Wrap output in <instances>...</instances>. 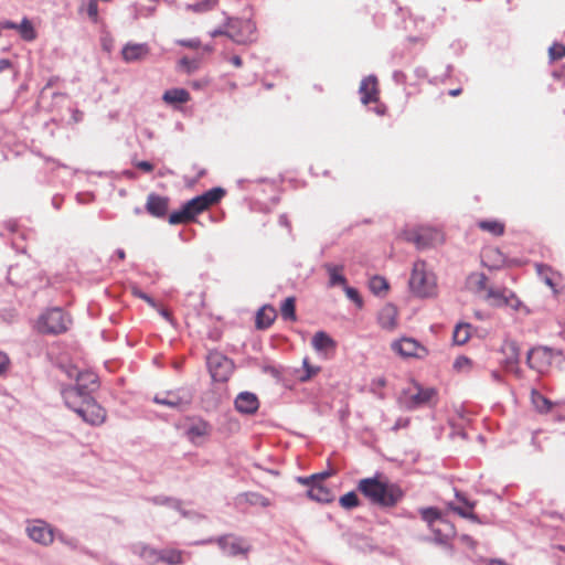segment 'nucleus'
Listing matches in <instances>:
<instances>
[{"label": "nucleus", "instance_id": "nucleus-18", "mask_svg": "<svg viewBox=\"0 0 565 565\" xmlns=\"http://www.w3.org/2000/svg\"><path fill=\"white\" fill-rule=\"evenodd\" d=\"M359 93L362 104L367 105L370 103H376L380 95L377 78L373 75L363 78L360 84Z\"/></svg>", "mask_w": 565, "mask_h": 565}, {"label": "nucleus", "instance_id": "nucleus-38", "mask_svg": "<svg viewBox=\"0 0 565 565\" xmlns=\"http://www.w3.org/2000/svg\"><path fill=\"white\" fill-rule=\"evenodd\" d=\"M193 220L194 218L192 217L185 205H183V207L180 211L173 212L169 215V223L172 225L189 223Z\"/></svg>", "mask_w": 565, "mask_h": 565}, {"label": "nucleus", "instance_id": "nucleus-42", "mask_svg": "<svg viewBox=\"0 0 565 565\" xmlns=\"http://www.w3.org/2000/svg\"><path fill=\"white\" fill-rule=\"evenodd\" d=\"M454 369L457 372L469 373L473 369V362L468 356L460 355L455 360Z\"/></svg>", "mask_w": 565, "mask_h": 565}, {"label": "nucleus", "instance_id": "nucleus-15", "mask_svg": "<svg viewBox=\"0 0 565 565\" xmlns=\"http://www.w3.org/2000/svg\"><path fill=\"white\" fill-rule=\"evenodd\" d=\"M539 276L543 281L555 292H559L565 288V279L558 271H554L550 266L539 264L536 265Z\"/></svg>", "mask_w": 565, "mask_h": 565}, {"label": "nucleus", "instance_id": "nucleus-52", "mask_svg": "<svg viewBox=\"0 0 565 565\" xmlns=\"http://www.w3.org/2000/svg\"><path fill=\"white\" fill-rule=\"evenodd\" d=\"M135 166L143 172H151L154 169L153 164L148 161H137Z\"/></svg>", "mask_w": 565, "mask_h": 565}, {"label": "nucleus", "instance_id": "nucleus-23", "mask_svg": "<svg viewBox=\"0 0 565 565\" xmlns=\"http://www.w3.org/2000/svg\"><path fill=\"white\" fill-rule=\"evenodd\" d=\"M258 407V398L253 393H241L235 399V408L242 414H254L257 412Z\"/></svg>", "mask_w": 565, "mask_h": 565}, {"label": "nucleus", "instance_id": "nucleus-33", "mask_svg": "<svg viewBox=\"0 0 565 565\" xmlns=\"http://www.w3.org/2000/svg\"><path fill=\"white\" fill-rule=\"evenodd\" d=\"M478 227L488 232L493 236H502L504 234L505 225L498 220H482L478 222Z\"/></svg>", "mask_w": 565, "mask_h": 565}, {"label": "nucleus", "instance_id": "nucleus-63", "mask_svg": "<svg viewBox=\"0 0 565 565\" xmlns=\"http://www.w3.org/2000/svg\"><path fill=\"white\" fill-rule=\"evenodd\" d=\"M117 255H118L119 259H125L126 255H125V252L122 249L117 250Z\"/></svg>", "mask_w": 565, "mask_h": 565}, {"label": "nucleus", "instance_id": "nucleus-12", "mask_svg": "<svg viewBox=\"0 0 565 565\" xmlns=\"http://www.w3.org/2000/svg\"><path fill=\"white\" fill-rule=\"evenodd\" d=\"M76 414L90 425H100L106 418L105 409L93 397L84 399V404Z\"/></svg>", "mask_w": 565, "mask_h": 565}, {"label": "nucleus", "instance_id": "nucleus-5", "mask_svg": "<svg viewBox=\"0 0 565 565\" xmlns=\"http://www.w3.org/2000/svg\"><path fill=\"white\" fill-rule=\"evenodd\" d=\"M224 194L225 192L223 189L214 188L204 192L201 195L191 199L184 205L186 206L192 217L195 218L196 215L201 214L210 206L216 204L223 198Z\"/></svg>", "mask_w": 565, "mask_h": 565}, {"label": "nucleus", "instance_id": "nucleus-32", "mask_svg": "<svg viewBox=\"0 0 565 565\" xmlns=\"http://www.w3.org/2000/svg\"><path fill=\"white\" fill-rule=\"evenodd\" d=\"M135 553L148 564H156L160 562V551L148 545L136 546Z\"/></svg>", "mask_w": 565, "mask_h": 565}, {"label": "nucleus", "instance_id": "nucleus-59", "mask_svg": "<svg viewBox=\"0 0 565 565\" xmlns=\"http://www.w3.org/2000/svg\"><path fill=\"white\" fill-rule=\"evenodd\" d=\"M224 34L226 35V31H223V30H215V31H213V32L211 33V35H212L213 38L218 36V35H224Z\"/></svg>", "mask_w": 565, "mask_h": 565}, {"label": "nucleus", "instance_id": "nucleus-16", "mask_svg": "<svg viewBox=\"0 0 565 565\" xmlns=\"http://www.w3.org/2000/svg\"><path fill=\"white\" fill-rule=\"evenodd\" d=\"M457 500L462 503V505H457L452 502L447 504L448 509L458 514L461 518L468 519L472 522H480L478 515L473 512L476 507L475 501H470L467 497L460 491H456L455 493Z\"/></svg>", "mask_w": 565, "mask_h": 565}, {"label": "nucleus", "instance_id": "nucleus-7", "mask_svg": "<svg viewBox=\"0 0 565 565\" xmlns=\"http://www.w3.org/2000/svg\"><path fill=\"white\" fill-rule=\"evenodd\" d=\"M406 239L414 243L417 248H426L443 242L439 231L431 227H418L406 234Z\"/></svg>", "mask_w": 565, "mask_h": 565}, {"label": "nucleus", "instance_id": "nucleus-50", "mask_svg": "<svg viewBox=\"0 0 565 565\" xmlns=\"http://www.w3.org/2000/svg\"><path fill=\"white\" fill-rule=\"evenodd\" d=\"M504 350H510L512 353L511 360L513 362H518L519 359V349L515 343L510 342L504 345Z\"/></svg>", "mask_w": 565, "mask_h": 565}, {"label": "nucleus", "instance_id": "nucleus-22", "mask_svg": "<svg viewBox=\"0 0 565 565\" xmlns=\"http://www.w3.org/2000/svg\"><path fill=\"white\" fill-rule=\"evenodd\" d=\"M311 343L316 351L322 352L326 356L333 355L337 348L335 341L323 331L316 332Z\"/></svg>", "mask_w": 565, "mask_h": 565}, {"label": "nucleus", "instance_id": "nucleus-57", "mask_svg": "<svg viewBox=\"0 0 565 565\" xmlns=\"http://www.w3.org/2000/svg\"><path fill=\"white\" fill-rule=\"evenodd\" d=\"M297 480H298V482H300L302 484L309 486V488L311 487V483H312L311 476L310 477H299Z\"/></svg>", "mask_w": 565, "mask_h": 565}, {"label": "nucleus", "instance_id": "nucleus-31", "mask_svg": "<svg viewBox=\"0 0 565 565\" xmlns=\"http://www.w3.org/2000/svg\"><path fill=\"white\" fill-rule=\"evenodd\" d=\"M436 396V391L434 388H423L418 387L417 393L411 396V406L418 407L422 405H426L430 403V401Z\"/></svg>", "mask_w": 565, "mask_h": 565}, {"label": "nucleus", "instance_id": "nucleus-17", "mask_svg": "<svg viewBox=\"0 0 565 565\" xmlns=\"http://www.w3.org/2000/svg\"><path fill=\"white\" fill-rule=\"evenodd\" d=\"M217 544L221 550L231 556H236L238 554H245L248 552L249 546L246 545L243 539L236 537L234 535H224L217 540Z\"/></svg>", "mask_w": 565, "mask_h": 565}, {"label": "nucleus", "instance_id": "nucleus-48", "mask_svg": "<svg viewBox=\"0 0 565 565\" xmlns=\"http://www.w3.org/2000/svg\"><path fill=\"white\" fill-rule=\"evenodd\" d=\"M87 15L93 22L98 21V4L96 0H89L87 4Z\"/></svg>", "mask_w": 565, "mask_h": 565}, {"label": "nucleus", "instance_id": "nucleus-64", "mask_svg": "<svg viewBox=\"0 0 565 565\" xmlns=\"http://www.w3.org/2000/svg\"><path fill=\"white\" fill-rule=\"evenodd\" d=\"M462 541H465V542H467V543H470V544H473V542H472L471 537H469V536H467V535L462 536Z\"/></svg>", "mask_w": 565, "mask_h": 565}, {"label": "nucleus", "instance_id": "nucleus-26", "mask_svg": "<svg viewBox=\"0 0 565 565\" xmlns=\"http://www.w3.org/2000/svg\"><path fill=\"white\" fill-rule=\"evenodd\" d=\"M191 99L190 93L184 88H171L163 93L162 100L170 106L178 107Z\"/></svg>", "mask_w": 565, "mask_h": 565}, {"label": "nucleus", "instance_id": "nucleus-1", "mask_svg": "<svg viewBox=\"0 0 565 565\" xmlns=\"http://www.w3.org/2000/svg\"><path fill=\"white\" fill-rule=\"evenodd\" d=\"M358 490L372 503L384 508L395 507L404 497L398 484L390 482L381 476L361 479Z\"/></svg>", "mask_w": 565, "mask_h": 565}, {"label": "nucleus", "instance_id": "nucleus-58", "mask_svg": "<svg viewBox=\"0 0 565 565\" xmlns=\"http://www.w3.org/2000/svg\"><path fill=\"white\" fill-rule=\"evenodd\" d=\"M461 92H462L461 88H455V89H450L448 94L452 97H456V96H459L461 94Z\"/></svg>", "mask_w": 565, "mask_h": 565}, {"label": "nucleus", "instance_id": "nucleus-37", "mask_svg": "<svg viewBox=\"0 0 565 565\" xmlns=\"http://www.w3.org/2000/svg\"><path fill=\"white\" fill-rule=\"evenodd\" d=\"M470 328L468 323L458 324L454 331V342L459 345L467 343L470 339Z\"/></svg>", "mask_w": 565, "mask_h": 565}, {"label": "nucleus", "instance_id": "nucleus-24", "mask_svg": "<svg viewBox=\"0 0 565 565\" xmlns=\"http://www.w3.org/2000/svg\"><path fill=\"white\" fill-rule=\"evenodd\" d=\"M397 308L391 303H386L379 311L377 320L383 329L394 330L397 327Z\"/></svg>", "mask_w": 565, "mask_h": 565}, {"label": "nucleus", "instance_id": "nucleus-36", "mask_svg": "<svg viewBox=\"0 0 565 565\" xmlns=\"http://www.w3.org/2000/svg\"><path fill=\"white\" fill-rule=\"evenodd\" d=\"M17 31L20 33V36L28 42L34 41L38 35L32 22L28 18L22 19Z\"/></svg>", "mask_w": 565, "mask_h": 565}, {"label": "nucleus", "instance_id": "nucleus-2", "mask_svg": "<svg viewBox=\"0 0 565 565\" xmlns=\"http://www.w3.org/2000/svg\"><path fill=\"white\" fill-rule=\"evenodd\" d=\"M408 285L411 291L420 298L433 297L437 291L436 277L427 270L426 263L423 260L414 263Z\"/></svg>", "mask_w": 565, "mask_h": 565}, {"label": "nucleus", "instance_id": "nucleus-20", "mask_svg": "<svg viewBox=\"0 0 565 565\" xmlns=\"http://www.w3.org/2000/svg\"><path fill=\"white\" fill-rule=\"evenodd\" d=\"M169 209V198L150 193L147 198L146 210L154 217H164Z\"/></svg>", "mask_w": 565, "mask_h": 565}, {"label": "nucleus", "instance_id": "nucleus-27", "mask_svg": "<svg viewBox=\"0 0 565 565\" xmlns=\"http://www.w3.org/2000/svg\"><path fill=\"white\" fill-rule=\"evenodd\" d=\"M74 386L82 392L86 391L88 396H92V393L98 388L97 375L93 372H81Z\"/></svg>", "mask_w": 565, "mask_h": 565}, {"label": "nucleus", "instance_id": "nucleus-49", "mask_svg": "<svg viewBox=\"0 0 565 565\" xmlns=\"http://www.w3.org/2000/svg\"><path fill=\"white\" fill-rule=\"evenodd\" d=\"M303 366L306 367L307 374L302 377V381L309 380L320 371V367L311 366L308 359L303 360Z\"/></svg>", "mask_w": 565, "mask_h": 565}, {"label": "nucleus", "instance_id": "nucleus-62", "mask_svg": "<svg viewBox=\"0 0 565 565\" xmlns=\"http://www.w3.org/2000/svg\"><path fill=\"white\" fill-rule=\"evenodd\" d=\"M379 386H384L386 384L385 379L381 377L376 380Z\"/></svg>", "mask_w": 565, "mask_h": 565}, {"label": "nucleus", "instance_id": "nucleus-25", "mask_svg": "<svg viewBox=\"0 0 565 565\" xmlns=\"http://www.w3.org/2000/svg\"><path fill=\"white\" fill-rule=\"evenodd\" d=\"M466 286L471 292L484 298L489 290L488 277L482 273H472L468 276Z\"/></svg>", "mask_w": 565, "mask_h": 565}, {"label": "nucleus", "instance_id": "nucleus-47", "mask_svg": "<svg viewBox=\"0 0 565 565\" xmlns=\"http://www.w3.org/2000/svg\"><path fill=\"white\" fill-rule=\"evenodd\" d=\"M343 288H344L347 297L350 300H352L353 302H355L359 307H361L363 301H362L361 296L359 295V291L352 287L347 286V285Z\"/></svg>", "mask_w": 565, "mask_h": 565}, {"label": "nucleus", "instance_id": "nucleus-54", "mask_svg": "<svg viewBox=\"0 0 565 565\" xmlns=\"http://www.w3.org/2000/svg\"><path fill=\"white\" fill-rule=\"evenodd\" d=\"M0 28L1 29H7V30H18L19 29V24L14 23V22H11V21H2V22H0Z\"/></svg>", "mask_w": 565, "mask_h": 565}, {"label": "nucleus", "instance_id": "nucleus-30", "mask_svg": "<svg viewBox=\"0 0 565 565\" xmlns=\"http://www.w3.org/2000/svg\"><path fill=\"white\" fill-rule=\"evenodd\" d=\"M324 268L327 273L329 274V286H345L347 285V278L343 276V266L341 265H333V264H326Z\"/></svg>", "mask_w": 565, "mask_h": 565}, {"label": "nucleus", "instance_id": "nucleus-14", "mask_svg": "<svg viewBox=\"0 0 565 565\" xmlns=\"http://www.w3.org/2000/svg\"><path fill=\"white\" fill-rule=\"evenodd\" d=\"M30 539L42 545H50L54 541L53 530L49 524L41 520L33 521L26 527Z\"/></svg>", "mask_w": 565, "mask_h": 565}, {"label": "nucleus", "instance_id": "nucleus-28", "mask_svg": "<svg viewBox=\"0 0 565 565\" xmlns=\"http://www.w3.org/2000/svg\"><path fill=\"white\" fill-rule=\"evenodd\" d=\"M277 318V311L273 306L266 305L262 307L256 315V328L267 329Z\"/></svg>", "mask_w": 565, "mask_h": 565}, {"label": "nucleus", "instance_id": "nucleus-8", "mask_svg": "<svg viewBox=\"0 0 565 565\" xmlns=\"http://www.w3.org/2000/svg\"><path fill=\"white\" fill-rule=\"evenodd\" d=\"M422 519L429 525V527L438 535H441L443 529L446 527V532L443 534L444 537H449L455 534V527L443 519L441 513L436 508H423L419 510Z\"/></svg>", "mask_w": 565, "mask_h": 565}, {"label": "nucleus", "instance_id": "nucleus-19", "mask_svg": "<svg viewBox=\"0 0 565 565\" xmlns=\"http://www.w3.org/2000/svg\"><path fill=\"white\" fill-rule=\"evenodd\" d=\"M150 53L146 43H127L121 50V57L127 63L146 58Z\"/></svg>", "mask_w": 565, "mask_h": 565}, {"label": "nucleus", "instance_id": "nucleus-51", "mask_svg": "<svg viewBox=\"0 0 565 565\" xmlns=\"http://www.w3.org/2000/svg\"><path fill=\"white\" fill-rule=\"evenodd\" d=\"M10 361L6 353L0 351V375L3 374L9 367Z\"/></svg>", "mask_w": 565, "mask_h": 565}, {"label": "nucleus", "instance_id": "nucleus-6", "mask_svg": "<svg viewBox=\"0 0 565 565\" xmlns=\"http://www.w3.org/2000/svg\"><path fill=\"white\" fill-rule=\"evenodd\" d=\"M254 33L255 25L250 20L230 19L227 22L226 35L238 44L252 42Z\"/></svg>", "mask_w": 565, "mask_h": 565}, {"label": "nucleus", "instance_id": "nucleus-9", "mask_svg": "<svg viewBox=\"0 0 565 565\" xmlns=\"http://www.w3.org/2000/svg\"><path fill=\"white\" fill-rule=\"evenodd\" d=\"M553 360L554 351L546 347L534 348L527 353L529 366L541 374L550 370Z\"/></svg>", "mask_w": 565, "mask_h": 565}, {"label": "nucleus", "instance_id": "nucleus-45", "mask_svg": "<svg viewBox=\"0 0 565 565\" xmlns=\"http://www.w3.org/2000/svg\"><path fill=\"white\" fill-rule=\"evenodd\" d=\"M246 498H247V501L252 504H258L262 507L270 505V501L267 498H265L258 493L246 494Z\"/></svg>", "mask_w": 565, "mask_h": 565}, {"label": "nucleus", "instance_id": "nucleus-29", "mask_svg": "<svg viewBox=\"0 0 565 565\" xmlns=\"http://www.w3.org/2000/svg\"><path fill=\"white\" fill-rule=\"evenodd\" d=\"M154 402L158 404H163V405L170 406V407L181 408V407L190 404L191 395L183 394L182 396H179L174 393H168L167 396L163 398L156 396Z\"/></svg>", "mask_w": 565, "mask_h": 565}, {"label": "nucleus", "instance_id": "nucleus-40", "mask_svg": "<svg viewBox=\"0 0 565 565\" xmlns=\"http://www.w3.org/2000/svg\"><path fill=\"white\" fill-rule=\"evenodd\" d=\"M370 289L375 295H380L388 290V282L382 276H374L370 279Z\"/></svg>", "mask_w": 565, "mask_h": 565}, {"label": "nucleus", "instance_id": "nucleus-3", "mask_svg": "<svg viewBox=\"0 0 565 565\" xmlns=\"http://www.w3.org/2000/svg\"><path fill=\"white\" fill-rule=\"evenodd\" d=\"M70 323L68 317L61 309L54 308L40 317L36 328L42 333L58 334L65 332Z\"/></svg>", "mask_w": 565, "mask_h": 565}, {"label": "nucleus", "instance_id": "nucleus-55", "mask_svg": "<svg viewBox=\"0 0 565 565\" xmlns=\"http://www.w3.org/2000/svg\"><path fill=\"white\" fill-rule=\"evenodd\" d=\"M157 309H158L159 313H160V315H161L166 320H168L169 322H172V321H173V319H172V315H171V312H170L168 309H166V308H159V307H158Z\"/></svg>", "mask_w": 565, "mask_h": 565}, {"label": "nucleus", "instance_id": "nucleus-10", "mask_svg": "<svg viewBox=\"0 0 565 565\" xmlns=\"http://www.w3.org/2000/svg\"><path fill=\"white\" fill-rule=\"evenodd\" d=\"M483 299L490 301V303L495 307L508 306L514 310H518L521 306L520 299L507 288L495 289L490 286L487 294H484Z\"/></svg>", "mask_w": 565, "mask_h": 565}, {"label": "nucleus", "instance_id": "nucleus-21", "mask_svg": "<svg viewBox=\"0 0 565 565\" xmlns=\"http://www.w3.org/2000/svg\"><path fill=\"white\" fill-rule=\"evenodd\" d=\"M62 394L66 406L73 409L75 413H77L78 408L82 407L84 399L92 397L88 396L86 391L82 392L81 388H76L75 386L64 388Z\"/></svg>", "mask_w": 565, "mask_h": 565}, {"label": "nucleus", "instance_id": "nucleus-4", "mask_svg": "<svg viewBox=\"0 0 565 565\" xmlns=\"http://www.w3.org/2000/svg\"><path fill=\"white\" fill-rule=\"evenodd\" d=\"M206 363L210 374L215 382L223 383L228 381L234 370L232 360L217 351L209 353Z\"/></svg>", "mask_w": 565, "mask_h": 565}, {"label": "nucleus", "instance_id": "nucleus-56", "mask_svg": "<svg viewBox=\"0 0 565 565\" xmlns=\"http://www.w3.org/2000/svg\"><path fill=\"white\" fill-rule=\"evenodd\" d=\"M230 62L235 66V67H241L243 65V61L242 58L238 56V55H234L230 58Z\"/></svg>", "mask_w": 565, "mask_h": 565}, {"label": "nucleus", "instance_id": "nucleus-34", "mask_svg": "<svg viewBox=\"0 0 565 565\" xmlns=\"http://www.w3.org/2000/svg\"><path fill=\"white\" fill-rule=\"evenodd\" d=\"M160 562L168 565H180L183 563V552L174 548L160 551Z\"/></svg>", "mask_w": 565, "mask_h": 565}, {"label": "nucleus", "instance_id": "nucleus-11", "mask_svg": "<svg viewBox=\"0 0 565 565\" xmlns=\"http://www.w3.org/2000/svg\"><path fill=\"white\" fill-rule=\"evenodd\" d=\"M329 477V473L312 475V483L307 491L308 497L320 503H330L334 500V494L330 488L326 487L322 481Z\"/></svg>", "mask_w": 565, "mask_h": 565}, {"label": "nucleus", "instance_id": "nucleus-13", "mask_svg": "<svg viewBox=\"0 0 565 565\" xmlns=\"http://www.w3.org/2000/svg\"><path fill=\"white\" fill-rule=\"evenodd\" d=\"M392 350L404 358H424L427 350L412 338H403L392 343Z\"/></svg>", "mask_w": 565, "mask_h": 565}, {"label": "nucleus", "instance_id": "nucleus-43", "mask_svg": "<svg viewBox=\"0 0 565 565\" xmlns=\"http://www.w3.org/2000/svg\"><path fill=\"white\" fill-rule=\"evenodd\" d=\"M217 4V0H204L195 4H189L186 9L194 12H204L213 9Z\"/></svg>", "mask_w": 565, "mask_h": 565}, {"label": "nucleus", "instance_id": "nucleus-46", "mask_svg": "<svg viewBox=\"0 0 565 565\" xmlns=\"http://www.w3.org/2000/svg\"><path fill=\"white\" fill-rule=\"evenodd\" d=\"M131 292L135 297L137 298H140L142 300H145L149 306H151L152 308H158V305L157 302L154 301L153 298H151L150 296H148L147 294H145L143 291H141L139 288L137 287H134L131 289Z\"/></svg>", "mask_w": 565, "mask_h": 565}, {"label": "nucleus", "instance_id": "nucleus-41", "mask_svg": "<svg viewBox=\"0 0 565 565\" xmlns=\"http://www.w3.org/2000/svg\"><path fill=\"white\" fill-rule=\"evenodd\" d=\"M340 505L343 509L351 510L360 505V500L358 494L354 491H350L343 494L340 500Z\"/></svg>", "mask_w": 565, "mask_h": 565}, {"label": "nucleus", "instance_id": "nucleus-44", "mask_svg": "<svg viewBox=\"0 0 565 565\" xmlns=\"http://www.w3.org/2000/svg\"><path fill=\"white\" fill-rule=\"evenodd\" d=\"M548 53H550L551 60H553V61L561 60V58L565 57V45H563L561 43H554L550 47Z\"/></svg>", "mask_w": 565, "mask_h": 565}, {"label": "nucleus", "instance_id": "nucleus-60", "mask_svg": "<svg viewBox=\"0 0 565 565\" xmlns=\"http://www.w3.org/2000/svg\"><path fill=\"white\" fill-rule=\"evenodd\" d=\"M491 376H492V379H493L494 381H497V382H500V381H501V376H500V374H499L497 371H493V372L491 373Z\"/></svg>", "mask_w": 565, "mask_h": 565}, {"label": "nucleus", "instance_id": "nucleus-61", "mask_svg": "<svg viewBox=\"0 0 565 565\" xmlns=\"http://www.w3.org/2000/svg\"><path fill=\"white\" fill-rule=\"evenodd\" d=\"M10 66V62L8 60H1L0 61V68H4Z\"/></svg>", "mask_w": 565, "mask_h": 565}, {"label": "nucleus", "instance_id": "nucleus-53", "mask_svg": "<svg viewBox=\"0 0 565 565\" xmlns=\"http://www.w3.org/2000/svg\"><path fill=\"white\" fill-rule=\"evenodd\" d=\"M178 43L190 49H198L201 44L199 40H181Z\"/></svg>", "mask_w": 565, "mask_h": 565}, {"label": "nucleus", "instance_id": "nucleus-35", "mask_svg": "<svg viewBox=\"0 0 565 565\" xmlns=\"http://www.w3.org/2000/svg\"><path fill=\"white\" fill-rule=\"evenodd\" d=\"M280 315L284 320L287 321H296V298L295 297H288L284 300V302L280 306Z\"/></svg>", "mask_w": 565, "mask_h": 565}, {"label": "nucleus", "instance_id": "nucleus-39", "mask_svg": "<svg viewBox=\"0 0 565 565\" xmlns=\"http://www.w3.org/2000/svg\"><path fill=\"white\" fill-rule=\"evenodd\" d=\"M188 437L191 441L195 443L198 438L204 437L209 434V426L206 423L192 425L188 431Z\"/></svg>", "mask_w": 565, "mask_h": 565}]
</instances>
